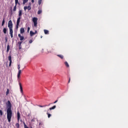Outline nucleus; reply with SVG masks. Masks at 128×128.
I'll use <instances>...</instances> for the list:
<instances>
[{
	"instance_id": "obj_30",
	"label": "nucleus",
	"mask_w": 128,
	"mask_h": 128,
	"mask_svg": "<svg viewBox=\"0 0 128 128\" xmlns=\"http://www.w3.org/2000/svg\"><path fill=\"white\" fill-rule=\"evenodd\" d=\"M42 0H38V4H41Z\"/></svg>"
},
{
	"instance_id": "obj_25",
	"label": "nucleus",
	"mask_w": 128,
	"mask_h": 128,
	"mask_svg": "<svg viewBox=\"0 0 128 128\" xmlns=\"http://www.w3.org/2000/svg\"><path fill=\"white\" fill-rule=\"evenodd\" d=\"M65 64L66 66H68V68L70 66L68 62H65Z\"/></svg>"
},
{
	"instance_id": "obj_28",
	"label": "nucleus",
	"mask_w": 128,
	"mask_h": 128,
	"mask_svg": "<svg viewBox=\"0 0 128 128\" xmlns=\"http://www.w3.org/2000/svg\"><path fill=\"white\" fill-rule=\"evenodd\" d=\"M8 58V60H10H10H12V56H9Z\"/></svg>"
},
{
	"instance_id": "obj_39",
	"label": "nucleus",
	"mask_w": 128,
	"mask_h": 128,
	"mask_svg": "<svg viewBox=\"0 0 128 128\" xmlns=\"http://www.w3.org/2000/svg\"><path fill=\"white\" fill-rule=\"evenodd\" d=\"M38 32L37 30H35V32H34V34H37Z\"/></svg>"
},
{
	"instance_id": "obj_2",
	"label": "nucleus",
	"mask_w": 128,
	"mask_h": 128,
	"mask_svg": "<svg viewBox=\"0 0 128 128\" xmlns=\"http://www.w3.org/2000/svg\"><path fill=\"white\" fill-rule=\"evenodd\" d=\"M38 18H33L32 21L34 24V26L37 28L38 26Z\"/></svg>"
},
{
	"instance_id": "obj_38",
	"label": "nucleus",
	"mask_w": 128,
	"mask_h": 128,
	"mask_svg": "<svg viewBox=\"0 0 128 128\" xmlns=\"http://www.w3.org/2000/svg\"><path fill=\"white\" fill-rule=\"evenodd\" d=\"M58 102V100H55V102H54V104H56V102Z\"/></svg>"
},
{
	"instance_id": "obj_24",
	"label": "nucleus",
	"mask_w": 128,
	"mask_h": 128,
	"mask_svg": "<svg viewBox=\"0 0 128 128\" xmlns=\"http://www.w3.org/2000/svg\"><path fill=\"white\" fill-rule=\"evenodd\" d=\"M18 2V0H15V4H16V6L17 8V4Z\"/></svg>"
},
{
	"instance_id": "obj_27",
	"label": "nucleus",
	"mask_w": 128,
	"mask_h": 128,
	"mask_svg": "<svg viewBox=\"0 0 128 128\" xmlns=\"http://www.w3.org/2000/svg\"><path fill=\"white\" fill-rule=\"evenodd\" d=\"M22 42H18V44H19L20 47L21 46V44H22Z\"/></svg>"
},
{
	"instance_id": "obj_13",
	"label": "nucleus",
	"mask_w": 128,
	"mask_h": 128,
	"mask_svg": "<svg viewBox=\"0 0 128 128\" xmlns=\"http://www.w3.org/2000/svg\"><path fill=\"white\" fill-rule=\"evenodd\" d=\"M44 32L45 34H49V32L47 30H44Z\"/></svg>"
},
{
	"instance_id": "obj_11",
	"label": "nucleus",
	"mask_w": 128,
	"mask_h": 128,
	"mask_svg": "<svg viewBox=\"0 0 128 128\" xmlns=\"http://www.w3.org/2000/svg\"><path fill=\"white\" fill-rule=\"evenodd\" d=\"M20 34H24V28H21L20 29Z\"/></svg>"
},
{
	"instance_id": "obj_8",
	"label": "nucleus",
	"mask_w": 128,
	"mask_h": 128,
	"mask_svg": "<svg viewBox=\"0 0 128 128\" xmlns=\"http://www.w3.org/2000/svg\"><path fill=\"white\" fill-rule=\"evenodd\" d=\"M18 36H19V38H20V40H24V36H21L20 34H18Z\"/></svg>"
},
{
	"instance_id": "obj_37",
	"label": "nucleus",
	"mask_w": 128,
	"mask_h": 128,
	"mask_svg": "<svg viewBox=\"0 0 128 128\" xmlns=\"http://www.w3.org/2000/svg\"><path fill=\"white\" fill-rule=\"evenodd\" d=\"M48 118H50V116H51V114H48Z\"/></svg>"
},
{
	"instance_id": "obj_31",
	"label": "nucleus",
	"mask_w": 128,
	"mask_h": 128,
	"mask_svg": "<svg viewBox=\"0 0 128 128\" xmlns=\"http://www.w3.org/2000/svg\"><path fill=\"white\" fill-rule=\"evenodd\" d=\"M18 70H20V64H18Z\"/></svg>"
},
{
	"instance_id": "obj_44",
	"label": "nucleus",
	"mask_w": 128,
	"mask_h": 128,
	"mask_svg": "<svg viewBox=\"0 0 128 128\" xmlns=\"http://www.w3.org/2000/svg\"><path fill=\"white\" fill-rule=\"evenodd\" d=\"M20 48H21L20 46Z\"/></svg>"
},
{
	"instance_id": "obj_43",
	"label": "nucleus",
	"mask_w": 128,
	"mask_h": 128,
	"mask_svg": "<svg viewBox=\"0 0 128 128\" xmlns=\"http://www.w3.org/2000/svg\"><path fill=\"white\" fill-rule=\"evenodd\" d=\"M42 38V36H41V38Z\"/></svg>"
},
{
	"instance_id": "obj_10",
	"label": "nucleus",
	"mask_w": 128,
	"mask_h": 128,
	"mask_svg": "<svg viewBox=\"0 0 128 128\" xmlns=\"http://www.w3.org/2000/svg\"><path fill=\"white\" fill-rule=\"evenodd\" d=\"M19 85H20V90L21 92H23V88H22V86L21 82H19Z\"/></svg>"
},
{
	"instance_id": "obj_32",
	"label": "nucleus",
	"mask_w": 128,
	"mask_h": 128,
	"mask_svg": "<svg viewBox=\"0 0 128 128\" xmlns=\"http://www.w3.org/2000/svg\"><path fill=\"white\" fill-rule=\"evenodd\" d=\"M0 116H2V114H3V112H2V110H0Z\"/></svg>"
},
{
	"instance_id": "obj_47",
	"label": "nucleus",
	"mask_w": 128,
	"mask_h": 128,
	"mask_svg": "<svg viewBox=\"0 0 128 128\" xmlns=\"http://www.w3.org/2000/svg\"><path fill=\"white\" fill-rule=\"evenodd\" d=\"M32 120V122H34V120Z\"/></svg>"
},
{
	"instance_id": "obj_18",
	"label": "nucleus",
	"mask_w": 128,
	"mask_h": 128,
	"mask_svg": "<svg viewBox=\"0 0 128 128\" xmlns=\"http://www.w3.org/2000/svg\"><path fill=\"white\" fill-rule=\"evenodd\" d=\"M10 92V90L9 88H7L6 92V95L8 96Z\"/></svg>"
},
{
	"instance_id": "obj_5",
	"label": "nucleus",
	"mask_w": 128,
	"mask_h": 128,
	"mask_svg": "<svg viewBox=\"0 0 128 128\" xmlns=\"http://www.w3.org/2000/svg\"><path fill=\"white\" fill-rule=\"evenodd\" d=\"M31 4H30V5L28 6H24V10L25 11L26 10H32V7L30 6Z\"/></svg>"
},
{
	"instance_id": "obj_20",
	"label": "nucleus",
	"mask_w": 128,
	"mask_h": 128,
	"mask_svg": "<svg viewBox=\"0 0 128 128\" xmlns=\"http://www.w3.org/2000/svg\"><path fill=\"white\" fill-rule=\"evenodd\" d=\"M4 24H5V18H3L2 26H4Z\"/></svg>"
},
{
	"instance_id": "obj_6",
	"label": "nucleus",
	"mask_w": 128,
	"mask_h": 128,
	"mask_svg": "<svg viewBox=\"0 0 128 128\" xmlns=\"http://www.w3.org/2000/svg\"><path fill=\"white\" fill-rule=\"evenodd\" d=\"M13 28H11L10 30V36L12 38H13L14 35H13Z\"/></svg>"
},
{
	"instance_id": "obj_14",
	"label": "nucleus",
	"mask_w": 128,
	"mask_h": 128,
	"mask_svg": "<svg viewBox=\"0 0 128 128\" xmlns=\"http://www.w3.org/2000/svg\"><path fill=\"white\" fill-rule=\"evenodd\" d=\"M10 44H8L7 50H6V51H7L8 52L10 50Z\"/></svg>"
},
{
	"instance_id": "obj_36",
	"label": "nucleus",
	"mask_w": 128,
	"mask_h": 128,
	"mask_svg": "<svg viewBox=\"0 0 128 128\" xmlns=\"http://www.w3.org/2000/svg\"><path fill=\"white\" fill-rule=\"evenodd\" d=\"M32 40H29V44H32Z\"/></svg>"
},
{
	"instance_id": "obj_16",
	"label": "nucleus",
	"mask_w": 128,
	"mask_h": 128,
	"mask_svg": "<svg viewBox=\"0 0 128 128\" xmlns=\"http://www.w3.org/2000/svg\"><path fill=\"white\" fill-rule=\"evenodd\" d=\"M23 1V4H25L26 2H28V0H22Z\"/></svg>"
},
{
	"instance_id": "obj_34",
	"label": "nucleus",
	"mask_w": 128,
	"mask_h": 128,
	"mask_svg": "<svg viewBox=\"0 0 128 128\" xmlns=\"http://www.w3.org/2000/svg\"><path fill=\"white\" fill-rule=\"evenodd\" d=\"M12 64V60L11 59V60H10V64H9V66H10Z\"/></svg>"
},
{
	"instance_id": "obj_22",
	"label": "nucleus",
	"mask_w": 128,
	"mask_h": 128,
	"mask_svg": "<svg viewBox=\"0 0 128 128\" xmlns=\"http://www.w3.org/2000/svg\"><path fill=\"white\" fill-rule=\"evenodd\" d=\"M56 108V106H53V107H51V108H50V110H54Z\"/></svg>"
},
{
	"instance_id": "obj_26",
	"label": "nucleus",
	"mask_w": 128,
	"mask_h": 128,
	"mask_svg": "<svg viewBox=\"0 0 128 128\" xmlns=\"http://www.w3.org/2000/svg\"><path fill=\"white\" fill-rule=\"evenodd\" d=\"M16 128H19L20 127V124L19 123H16Z\"/></svg>"
},
{
	"instance_id": "obj_19",
	"label": "nucleus",
	"mask_w": 128,
	"mask_h": 128,
	"mask_svg": "<svg viewBox=\"0 0 128 128\" xmlns=\"http://www.w3.org/2000/svg\"><path fill=\"white\" fill-rule=\"evenodd\" d=\"M3 32H4V34H6V32H7V30L6 28H4L3 30Z\"/></svg>"
},
{
	"instance_id": "obj_17",
	"label": "nucleus",
	"mask_w": 128,
	"mask_h": 128,
	"mask_svg": "<svg viewBox=\"0 0 128 128\" xmlns=\"http://www.w3.org/2000/svg\"><path fill=\"white\" fill-rule=\"evenodd\" d=\"M16 8H17L16 5V4H15V6H14V9H13L14 12H16Z\"/></svg>"
},
{
	"instance_id": "obj_4",
	"label": "nucleus",
	"mask_w": 128,
	"mask_h": 128,
	"mask_svg": "<svg viewBox=\"0 0 128 128\" xmlns=\"http://www.w3.org/2000/svg\"><path fill=\"white\" fill-rule=\"evenodd\" d=\"M20 20H21V18H20V16H18L17 20H16V28L18 29L19 26H20Z\"/></svg>"
},
{
	"instance_id": "obj_15",
	"label": "nucleus",
	"mask_w": 128,
	"mask_h": 128,
	"mask_svg": "<svg viewBox=\"0 0 128 128\" xmlns=\"http://www.w3.org/2000/svg\"><path fill=\"white\" fill-rule=\"evenodd\" d=\"M34 32H32V30H30V35L31 36H34Z\"/></svg>"
},
{
	"instance_id": "obj_1",
	"label": "nucleus",
	"mask_w": 128,
	"mask_h": 128,
	"mask_svg": "<svg viewBox=\"0 0 128 128\" xmlns=\"http://www.w3.org/2000/svg\"><path fill=\"white\" fill-rule=\"evenodd\" d=\"M7 106V110H6V114H7V118L8 120V122H10L11 118L12 116V104L10 100H8L7 102L6 103Z\"/></svg>"
},
{
	"instance_id": "obj_7",
	"label": "nucleus",
	"mask_w": 128,
	"mask_h": 128,
	"mask_svg": "<svg viewBox=\"0 0 128 128\" xmlns=\"http://www.w3.org/2000/svg\"><path fill=\"white\" fill-rule=\"evenodd\" d=\"M21 72H22V70H19L17 76H18V78H20V74H21Z\"/></svg>"
},
{
	"instance_id": "obj_42",
	"label": "nucleus",
	"mask_w": 128,
	"mask_h": 128,
	"mask_svg": "<svg viewBox=\"0 0 128 128\" xmlns=\"http://www.w3.org/2000/svg\"><path fill=\"white\" fill-rule=\"evenodd\" d=\"M6 42H7V40H8L7 38H6Z\"/></svg>"
},
{
	"instance_id": "obj_23",
	"label": "nucleus",
	"mask_w": 128,
	"mask_h": 128,
	"mask_svg": "<svg viewBox=\"0 0 128 128\" xmlns=\"http://www.w3.org/2000/svg\"><path fill=\"white\" fill-rule=\"evenodd\" d=\"M58 56L61 58H64V56H62V54H58Z\"/></svg>"
},
{
	"instance_id": "obj_29",
	"label": "nucleus",
	"mask_w": 128,
	"mask_h": 128,
	"mask_svg": "<svg viewBox=\"0 0 128 128\" xmlns=\"http://www.w3.org/2000/svg\"><path fill=\"white\" fill-rule=\"evenodd\" d=\"M24 128H28V126H26V123H24Z\"/></svg>"
},
{
	"instance_id": "obj_40",
	"label": "nucleus",
	"mask_w": 128,
	"mask_h": 128,
	"mask_svg": "<svg viewBox=\"0 0 128 128\" xmlns=\"http://www.w3.org/2000/svg\"><path fill=\"white\" fill-rule=\"evenodd\" d=\"M32 3L34 2V0H32Z\"/></svg>"
},
{
	"instance_id": "obj_46",
	"label": "nucleus",
	"mask_w": 128,
	"mask_h": 128,
	"mask_svg": "<svg viewBox=\"0 0 128 128\" xmlns=\"http://www.w3.org/2000/svg\"><path fill=\"white\" fill-rule=\"evenodd\" d=\"M50 104H49V105H50Z\"/></svg>"
},
{
	"instance_id": "obj_12",
	"label": "nucleus",
	"mask_w": 128,
	"mask_h": 128,
	"mask_svg": "<svg viewBox=\"0 0 128 128\" xmlns=\"http://www.w3.org/2000/svg\"><path fill=\"white\" fill-rule=\"evenodd\" d=\"M17 116H18V120H20V112H18Z\"/></svg>"
},
{
	"instance_id": "obj_33",
	"label": "nucleus",
	"mask_w": 128,
	"mask_h": 128,
	"mask_svg": "<svg viewBox=\"0 0 128 128\" xmlns=\"http://www.w3.org/2000/svg\"><path fill=\"white\" fill-rule=\"evenodd\" d=\"M30 30V26H28V32H29Z\"/></svg>"
},
{
	"instance_id": "obj_21",
	"label": "nucleus",
	"mask_w": 128,
	"mask_h": 128,
	"mask_svg": "<svg viewBox=\"0 0 128 128\" xmlns=\"http://www.w3.org/2000/svg\"><path fill=\"white\" fill-rule=\"evenodd\" d=\"M42 10H38V14H42Z\"/></svg>"
},
{
	"instance_id": "obj_35",
	"label": "nucleus",
	"mask_w": 128,
	"mask_h": 128,
	"mask_svg": "<svg viewBox=\"0 0 128 128\" xmlns=\"http://www.w3.org/2000/svg\"><path fill=\"white\" fill-rule=\"evenodd\" d=\"M47 106V104H46L45 106H40V105L39 106H40V108H44V106Z\"/></svg>"
},
{
	"instance_id": "obj_41",
	"label": "nucleus",
	"mask_w": 128,
	"mask_h": 128,
	"mask_svg": "<svg viewBox=\"0 0 128 128\" xmlns=\"http://www.w3.org/2000/svg\"><path fill=\"white\" fill-rule=\"evenodd\" d=\"M70 78L68 80V82H70Z\"/></svg>"
},
{
	"instance_id": "obj_3",
	"label": "nucleus",
	"mask_w": 128,
	"mask_h": 128,
	"mask_svg": "<svg viewBox=\"0 0 128 128\" xmlns=\"http://www.w3.org/2000/svg\"><path fill=\"white\" fill-rule=\"evenodd\" d=\"M8 27L9 28L10 30L12 28H13V24L12 20H10L8 21Z\"/></svg>"
},
{
	"instance_id": "obj_45",
	"label": "nucleus",
	"mask_w": 128,
	"mask_h": 128,
	"mask_svg": "<svg viewBox=\"0 0 128 128\" xmlns=\"http://www.w3.org/2000/svg\"><path fill=\"white\" fill-rule=\"evenodd\" d=\"M40 124H41V123H40Z\"/></svg>"
},
{
	"instance_id": "obj_9",
	"label": "nucleus",
	"mask_w": 128,
	"mask_h": 128,
	"mask_svg": "<svg viewBox=\"0 0 128 128\" xmlns=\"http://www.w3.org/2000/svg\"><path fill=\"white\" fill-rule=\"evenodd\" d=\"M18 16L20 18V19L22 18V10H20L18 12Z\"/></svg>"
}]
</instances>
